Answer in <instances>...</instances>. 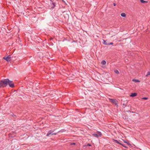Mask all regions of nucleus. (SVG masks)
<instances>
[{
    "label": "nucleus",
    "instance_id": "nucleus-12",
    "mask_svg": "<svg viewBox=\"0 0 150 150\" xmlns=\"http://www.w3.org/2000/svg\"><path fill=\"white\" fill-rule=\"evenodd\" d=\"M52 4L53 5V6L52 7V8H54L56 6V4L55 3L53 2L52 3Z\"/></svg>",
    "mask_w": 150,
    "mask_h": 150
},
{
    "label": "nucleus",
    "instance_id": "nucleus-2",
    "mask_svg": "<svg viewBox=\"0 0 150 150\" xmlns=\"http://www.w3.org/2000/svg\"><path fill=\"white\" fill-rule=\"evenodd\" d=\"M93 135L96 137H101L102 135V134L100 132L98 131L96 133L93 134Z\"/></svg>",
    "mask_w": 150,
    "mask_h": 150
},
{
    "label": "nucleus",
    "instance_id": "nucleus-13",
    "mask_svg": "<svg viewBox=\"0 0 150 150\" xmlns=\"http://www.w3.org/2000/svg\"><path fill=\"white\" fill-rule=\"evenodd\" d=\"M62 132L61 131H59L57 133H52V135H56L57 134V133H59V132Z\"/></svg>",
    "mask_w": 150,
    "mask_h": 150
},
{
    "label": "nucleus",
    "instance_id": "nucleus-10",
    "mask_svg": "<svg viewBox=\"0 0 150 150\" xmlns=\"http://www.w3.org/2000/svg\"><path fill=\"white\" fill-rule=\"evenodd\" d=\"M114 141L116 143L118 144H120V145H122V144H121V143H120L119 141H118L117 140H114Z\"/></svg>",
    "mask_w": 150,
    "mask_h": 150
},
{
    "label": "nucleus",
    "instance_id": "nucleus-14",
    "mask_svg": "<svg viewBox=\"0 0 150 150\" xmlns=\"http://www.w3.org/2000/svg\"><path fill=\"white\" fill-rule=\"evenodd\" d=\"M114 71L117 74H119V71L117 70H115Z\"/></svg>",
    "mask_w": 150,
    "mask_h": 150
},
{
    "label": "nucleus",
    "instance_id": "nucleus-17",
    "mask_svg": "<svg viewBox=\"0 0 150 150\" xmlns=\"http://www.w3.org/2000/svg\"><path fill=\"white\" fill-rule=\"evenodd\" d=\"M123 141H124V143L127 144L129 145H130V144L129 143L127 142H126V141H125V140H124Z\"/></svg>",
    "mask_w": 150,
    "mask_h": 150
},
{
    "label": "nucleus",
    "instance_id": "nucleus-11",
    "mask_svg": "<svg viewBox=\"0 0 150 150\" xmlns=\"http://www.w3.org/2000/svg\"><path fill=\"white\" fill-rule=\"evenodd\" d=\"M101 63L103 65H105L106 63V62L105 61L103 60L101 62Z\"/></svg>",
    "mask_w": 150,
    "mask_h": 150
},
{
    "label": "nucleus",
    "instance_id": "nucleus-19",
    "mask_svg": "<svg viewBox=\"0 0 150 150\" xmlns=\"http://www.w3.org/2000/svg\"><path fill=\"white\" fill-rule=\"evenodd\" d=\"M122 146H123V147H125V148H127V146H125L123 144H122V145H121Z\"/></svg>",
    "mask_w": 150,
    "mask_h": 150
},
{
    "label": "nucleus",
    "instance_id": "nucleus-16",
    "mask_svg": "<svg viewBox=\"0 0 150 150\" xmlns=\"http://www.w3.org/2000/svg\"><path fill=\"white\" fill-rule=\"evenodd\" d=\"M91 146V145L89 144H88L87 145H85V146Z\"/></svg>",
    "mask_w": 150,
    "mask_h": 150
},
{
    "label": "nucleus",
    "instance_id": "nucleus-1",
    "mask_svg": "<svg viewBox=\"0 0 150 150\" xmlns=\"http://www.w3.org/2000/svg\"><path fill=\"white\" fill-rule=\"evenodd\" d=\"M8 84L11 87L13 88L14 87V84L12 81L9 80L8 79H6L0 81V88L5 87Z\"/></svg>",
    "mask_w": 150,
    "mask_h": 150
},
{
    "label": "nucleus",
    "instance_id": "nucleus-5",
    "mask_svg": "<svg viewBox=\"0 0 150 150\" xmlns=\"http://www.w3.org/2000/svg\"><path fill=\"white\" fill-rule=\"evenodd\" d=\"M109 100L112 103L114 104L115 105H117V103L116 101V100L115 99H112L109 98Z\"/></svg>",
    "mask_w": 150,
    "mask_h": 150
},
{
    "label": "nucleus",
    "instance_id": "nucleus-21",
    "mask_svg": "<svg viewBox=\"0 0 150 150\" xmlns=\"http://www.w3.org/2000/svg\"><path fill=\"white\" fill-rule=\"evenodd\" d=\"M113 5H114V6H115L116 5V4L115 3H113Z\"/></svg>",
    "mask_w": 150,
    "mask_h": 150
},
{
    "label": "nucleus",
    "instance_id": "nucleus-4",
    "mask_svg": "<svg viewBox=\"0 0 150 150\" xmlns=\"http://www.w3.org/2000/svg\"><path fill=\"white\" fill-rule=\"evenodd\" d=\"M11 58V57L10 55H8V56L7 57H4L3 58L6 61L8 62L9 61L10 59Z\"/></svg>",
    "mask_w": 150,
    "mask_h": 150
},
{
    "label": "nucleus",
    "instance_id": "nucleus-20",
    "mask_svg": "<svg viewBox=\"0 0 150 150\" xmlns=\"http://www.w3.org/2000/svg\"><path fill=\"white\" fill-rule=\"evenodd\" d=\"M76 144L74 143H73L71 144V145H75Z\"/></svg>",
    "mask_w": 150,
    "mask_h": 150
},
{
    "label": "nucleus",
    "instance_id": "nucleus-3",
    "mask_svg": "<svg viewBox=\"0 0 150 150\" xmlns=\"http://www.w3.org/2000/svg\"><path fill=\"white\" fill-rule=\"evenodd\" d=\"M55 129H52L50 130L47 133V134L46 135V136L47 137H48L49 136L52 134V133L54 131Z\"/></svg>",
    "mask_w": 150,
    "mask_h": 150
},
{
    "label": "nucleus",
    "instance_id": "nucleus-7",
    "mask_svg": "<svg viewBox=\"0 0 150 150\" xmlns=\"http://www.w3.org/2000/svg\"><path fill=\"white\" fill-rule=\"evenodd\" d=\"M103 43L106 45H112L113 44V43L112 42H110V43H105V41L104 40H103Z\"/></svg>",
    "mask_w": 150,
    "mask_h": 150
},
{
    "label": "nucleus",
    "instance_id": "nucleus-15",
    "mask_svg": "<svg viewBox=\"0 0 150 150\" xmlns=\"http://www.w3.org/2000/svg\"><path fill=\"white\" fill-rule=\"evenodd\" d=\"M141 2L142 3H144L145 2H146V1H144V0H140Z\"/></svg>",
    "mask_w": 150,
    "mask_h": 150
},
{
    "label": "nucleus",
    "instance_id": "nucleus-18",
    "mask_svg": "<svg viewBox=\"0 0 150 150\" xmlns=\"http://www.w3.org/2000/svg\"><path fill=\"white\" fill-rule=\"evenodd\" d=\"M142 99L144 100H147L148 99V98L146 97H144L142 98Z\"/></svg>",
    "mask_w": 150,
    "mask_h": 150
},
{
    "label": "nucleus",
    "instance_id": "nucleus-8",
    "mask_svg": "<svg viewBox=\"0 0 150 150\" xmlns=\"http://www.w3.org/2000/svg\"><path fill=\"white\" fill-rule=\"evenodd\" d=\"M132 81L133 82H134L135 83L139 82L140 81L138 79H133L132 80Z\"/></svg>",
    "mask_w": 150,
    "mask_h": 150
},
{
    "label": "nucleus",
    "instance_id": "nucleus-22",
    "mask_svg": "<svg viewBox=\"0 0 150 150\" xmlns=\"http://www.w3.org/2000/svg\"><path fill=\"white\" fill-rule=\"evenodd\" d=\"M105 43H107V42H106L105 41Z\"/></svg>",
    "mask_w": 150,
    "mask_h": 150
},
{
    "label": "nucleus",
    "instance_id": "nucleus-6",
    "mask_svg": "<svg viewBox=\"0 0 150 150\" xmlns=\"http://www.w3.org/2000/svg\"><path fill=\"white\" fill-rule=\"evenodd\" d=\"M137 94L136 93H132L130 95L131 97H134L137 96Z\"/></svg>",
    "mask_w": 150,
    "mask_h": 150
},
{
    "label": "nucleus",
    "instance_id": "nucleus-9",
    "mask_svg": "<svg viewBox=\"0 0 150 150\" xmlns=\"http://www.w3.org/2000/svg\"><path fill=\"white\" fill-rule=\"evenodd\" d=\"M121 16L122 17H125L126 16V15L125 13H122L121 14Z\"/></svg>",
    "mask_w": 150,
    "mask_h": 150
}]
</instances>
